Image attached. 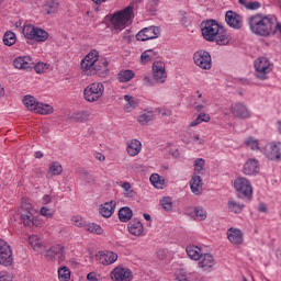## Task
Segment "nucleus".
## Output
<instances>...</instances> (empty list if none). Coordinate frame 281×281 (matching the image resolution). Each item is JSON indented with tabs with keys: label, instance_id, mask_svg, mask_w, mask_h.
Wrapping results in <instances>:
<instances>
[{
	"label": "nucleus",
	"instance_id": "52",
	"mask_svg": "<svg viewBox=\"0 0 281 281\" xmlns=\"http://www.w3.org/2000/svg\"><path fill=\"white\" fill-rule=\"evenodd\" d=\"M40 212L42 216H45L46 218H52V216H54V212H52V209H47L45 206L42 207Z\"/></svg>",
	"mask_w": 281,
	"mask_h": 281
},
{
	"label": "nucleus",
	"instance_id": "17",
	"mask_svg": "<svg viewBox=\"0 0 281 281\" xmlns=\"http://www.w3.org/2000/svg\"><path fill=\"white\" fill-rule=\"evenodd\" d=\"M225 21L233 30H240L243 27V16L234 11L226 12Z\"/></svg>",
	"mask_w": 281,
	"mask_h": 281
},
{
	"label": "nucleus",
	"instance_id": "31",
	"mask_svg": "<svg viewBox=\"0 0 281 281\" xmlns=\"http://www.w3.org/2000/svg\"><path fill=\"white\" fill-rule=\"evenodd\" d=\"M134 78L135 72H133V70H121L116 75V80H119V82H131Z\"/></svg>",
	"mask_w": 281,
	"mask_h": 281
},
{
	"label": "nucleus",
	"instance_id": "57",
	"mask_svg": "<svg viewBox=\"0 0 281 281\" xmlns=\"http://www.w3.org/2000/svg\"><path fill=\"white\" fill-rule=\"evenodd\" d=\"M87 280L88 281H98V277H97L95 272H89L87 274Z\"/></svg>",
	"mask_w": 281,
	"mask_h": 281
},
{
	"label": "nucleus",
	"instance_id": "53",
	"mask_svg": "<svg viewBox=\"0 0 281 281\" xmlns=\"http://www.w3.org/2000/svg\"><path fill=\"white\" fill-rule=\"evenodd\" d=\"M83 179L88 182V183H95V178H93V176H91V173H89L88 171L83 172Z\"/></svg>",
	"mask_w": 281,
	"mask_h": 281
},
{
	"label": "nucleus",
	"instance_id": "64",
	"mask_svg": "<svg viewBox=\"0 0 281 281\" xmlns=\"http://www.w3.org/2000/svg\"><path fill=\"white\" fill-rule=\"evenodd\" d=\"M34 157L35 159H43V151H36Z\"/></svg>",
	"mask_w": 281,
	"mask_h": 281
},
{
	"label": "nucleus",
	"instance_id": "36",
	"mask_svg": "<svg viewBox=\"0 0 281 281\" xmlns=\"http://www.w3.org/2000/svg\"><path fill=\"white\" fill-rule=\"evenodd\" d=\"M187 254L191 260H200L201 259V248L198 246H189L187 247Z\"/></svg>",
	"mask_w": 281,
	"mask_h": 281
},
{
	"label": "nucleus",
	"instance_id": "25",
	"mask_svg": "<svg viewBox=\"0 0 281 281\" xmlns=\"http://www.w3.org/2000/svg\"><path fill=\"white\" fill-rule=\"evenodd\" d=\"M199 267L206 271V269H212V266L214 265V257L210 254H204L200 257Z\"/></svg>",
	"mask_w": 281,
	"mask_h": 281
},
{
	"label": "nucleus",
	"instance_id": "24",
	"mask_svg": "<svg viewBox=\"0 0 281 281\" xmlns=\"http://www.w3.org/2000/svg\"><path fill=\"white\" fill-rule=\"evenodd\" d=\"M190 188L193 194H201L203 192V180L201 176H193L190 181Z\"/></svg>",
	"mask_w": 281,
	"mask_h": 281
},
{
	"label": "nucleus",
	"instance_id": "4",
	"mask_svg": "<svg viewBox=\"0 0 281 281\" xmlns=\"http://www.w3.org/2000/svg\"><path fill=\"white\" fill-rule=\"evenodd\" d=\"M20 221L24 227H42L43 222L36 217V210L27 199L23 198L21 202Z\"/></svg>",
	"mask_w": 281,
	"mask_h": 281
},
{
	"label": "nucleus",
	"instance_id": "14",
	"mask_svg": "<svg viewBox=\"0 0 281 281\" xmlns=\"http://www.w3.org/2000/svg\"><path fill=\"white\" fill-rule=\"evenodd\" d=\"M281 143H269L265 147V155L268 157L271 161H278L281 157Z\"/></svg>",
	"mask_w": 281,
	"mask_h": 281
},
{
	"label": "nucleus",
	"instance_id": "42",
	"mask_svg": "<svg viewBox=\"0 0 281 281\" xmlns=\"http://www.w3.org/2000/svg\"><path fill=\"white\" fill-rule=\"evenodd\" d=\"M58 278L60 281H69L71 278V271L67 267L59 268Z\"/></svg>",
	"mask_w": 281,
	"mask_h": 281
},
{
	"label": "nucleus",
	"instance_id": "16",
	"mask_svg": "<svg viewBox=\"0 0 281 281\" xmlns=\"http://www.w3.org/2000/svg\"><path fill=\"white\" fill-rule=\"evenodd\" d=\"M159 36V27L149 26L139 31L136 35L137 41H150Z\"/></svg>",
	"mask_w": 281,
	"mask_h": 281
},
{
	"label": "nucleus",
	"instance_id": "29",
	"mask_svg": "<svg viewBox=\"0 0 281 281\" xmlns=\"http://www.w3.org/2000/svg\"><path fill=\"white\" fill-rule=\"evenodd\" d=\"M23 104L29 111H36L40 102L33 95L26 94L23 99Z\"/></svg>",
	"mask_w": 281,
	"mask_h": 281
},
{
	"label": "nucleus",
	"instance_id": "22",
	"mask_svg": "<svg viewBox=\"0 0 281 281\" xmlns=\"http://www.w3.org/2000/svg\"><path fill=\"white\" fill-rule=\"evenodd\" d=\"M127 229L132 236H142L144 234V224L139 220L134 218L128 223Z\"/></svg>",
	"mask_w": 281,
	"mask_h": 281
},
{
	"label": "nucleus",
	"instance_id": "48",
	"mask_svg": "<svg viewBox=\"0 0 281 281\" xmlns=\"http://www.w3.org/2000/svg\"><path fill=\"white\" fill-rule=\"evenodd\" d=\"M244 207H245V204H238L236 202H229V211L234 212V214H240V212H243Z\"/></svg>",
	"mask_w": 281,
	"mask_h": 281
},
{
	"label": "nucleus",
	"instance_id": "41",
	"mask_svg": "<svg viewBox=\"0 0 281 281\" xmlns=\"http://www.w3.org/2000/svg\"><path fill=\"white\" fill-rule=\"evenodd\" d=\"M158 8H159V2L155 0H147L146 10L147 12H149V14H151V16H155V14H157Z\"/></svg>",
	"mask_w": 281,
	"mask_h": 281
},
{
	"label": "nucleus",
	"instance_id": "5",
	"mask_svg": "<svg viewBox=\"0 0 281 281\" xmlns=\"http://www.w3.org/2000/svg\"><path fill=\"white\" fill-rule=\"evenodd\" d=\"M134 5L130 4L125 9L117 11L111 18V23L114 30H124L126 25L133 23V19H135Z\"/></svg>",
	"mask_w": 281,
	"mask_h": 281
},
{
	"label": "nucleus",
	"instance_id": "39",
	"mask_svg": "<svg viewBox=\"0 0 281 281\" xmlns=\"http://www.w3.org/2000/svg\"><path fill=\"white\" fill-rule=\"evenodd\" d=\"M3 43L8 47H12V45H14V43H16V34H14V32H12V31L5 32L4 36H3Z\"/></svg>",
	"mask_w": 281,
	"mask_h": 281
},
{
	"label": "nucleus",
	"instance_id": "47",
	"mask_svg": "<svg viewBox=\"0 0 281 281\" xmlns=\"http://www.w3.org/2000/svg\"><path fill=\"white\" fill-rule=\"evenodd\" d=\"M245 144L246 146H248V148H251V150H260V146L258 145V139H255L254 137H248Z\"/></svg>",
	"mask_w": 281,
	"mask_h": 281
},
{
	"label": "nucleus",
	"instance_id": "49",
	"mask_svg": "<svg viewBox=\"0 0 281 281\" xmlns=\"http://www.w3.org/2000/svg\"><path fill=\"white\" fill-rule=\"evenodd\" d=\"M29 243L33 249H41V240L37 235H32L29 237Z\"/></svg>",
	"mask_w": 281,
	"mask_h": 281
},
{
	"label": "nucleus",
	"instance_id": "18",
	"mask_svg": "<svg viewBox=\"0 0 281 281\" xmlns=\"http://www.w3.org/2000/svg\"><path fill=\"white\" fill-rule=\"evenodd\" d=\"M227 238L232 245H235L239 247V245H243L245 243V235L243 234V231L239 228L231 227L227 229Z\"/></svg>",
	"mask_w": 281,
	"mask_h": 281
},
{
	"label": "nucleus",
	"instance_id": "60",
	"mask_svg": "<svg viewBox=\"0 0 281 281\" xmlns=\"http://www.w3.org/2000/svg\"><path fill=\"white\" fill-rule=\"evenodd\" d=\"M202 122H210V116L205 113H200Z\"/></svg>",
	"mask_w": 281,
	"mask_h": 281
},
{
	"label": "nucleus",
	"instance_id": "61",
	"mask_svg": "<svg viewBox=\"0 0 281 281\" xmlns=\"http://www.w3.org/2000/svg\"><path fill=\"white\" fill-rule=\"evenodd\" d=\"M94 157H95V159H98L99 161H104V159H106V157H104V156L102 155V153H97V154L94 155Z\"/></svg>",
	"mask_w": 281,
	"mask_h": 281
},
{
	"label": "nucleus",
	"instance_id": "54",
	"mask_svg": "<svg viewBox=\"0 0 281 281\" xmlns=\"http://www.w3.org/2000/svg\"><path fill=\"white\" fill-rule=\"evenodd\" d=\"M246 8L247 10H258V8H260V2H248Z\"/></svg>",
	"mask_w": 281,
	"mask_h": 281
},
{
	"label": "nucleus",
	"instance_id": "2",
	"mask_svg": "<svg viewBox=\"0 0 281 281\" xmlns=\"http://www.w3.org/2000/svg\"><path fill=\"white\" fill-rule=\"evenodd\" d=\"M82 71H88L87 76H99V78H106L109 76V61L104 58L100 59L98 50H91L81 60Z\"/></svg>",
	"mask_w": 281,
	"mask_h": 281
},
{
	"label": "nucleus",
	"instance_id": "30",
	"mask_svg": "<svg viewBox=\"0 0 281 281\" xmlns=\"http://www.w3.org/2000/svg\"><path fill=\"white\" fill-rule=\"evenodd\" d=\"M58 1L56 0H46L43 4V10L46 14H54V12H58Z\"/></svg>",
	"mask_w": 281,
	"mask_h": 281
},
{
	"label": "nucleus",
	"instance_id": "11",
	"mask_svg": "<svg viewBox=\"0 0 281 281\" xmlns=\"http://www.w3.org/2000/svg\"><path fill=\"white\" fill-rule=\"evenodd\" d=\"M269 67H271V63L267 57H259L255 61V69L257 71L256 76L259 80H267V74H269Z\"/></svg>",
	"mask_w": 281,
	"mask_h": 281
},
{
	"label": "nucleus",
	"instance_id": "63",
	"mask_svg": "<svg viewBox=\"0 0 281 281\" xmlns=\"http://www.w3.org/2000/svg\"><path fill=\"white\" fill-rule=\"evenodd\" d=\"M43 201H44V203H52V198L49 196V195H44L43 196Z\"/></svg>",
	"mask_w": 281,
	"mask_h": 281
},
{
	"label": "nucleus",
	"instance_id": "58",
	"mask_svg": "<svg viewBox=\"0 0 281 281\" xmlns=\"http://www.w3.org/2000/svg\"><path fill=\"white\" fill-rule=\"evenodd\" d=\"M201 122H203V121H202V119L199 114L198 117L193 122H191L189 126H191V127L192 126H199V124H201Z\"/></svg>",
	"mask_w": 281,
	"mask_h": 281
},
{
	"label": "nucleus",
	"instance_id": "37",
	"mask_svg": "<svg viewBox=\"0 0 281 281\" xmlns=\"http://www.w3.org/2000/svg\"><path fill=\"white\" fill-rule=\"evenodd\" d=\"M47 38H49V33L43 29L37 27L33 41H36L37 43H45Z\"/></svg>",
	"mask_w": 281,
	"mask_h": 281
},
{
	"label": "nucleus",
	"instance_id": "21",
	"mask_svg": "<svg viewBox=\"0 0 281 281\" xmlns=\"http://www.w3.org/2000/svg\"><path fill=\"white\" fill-rule=\"evenodd\" d=\"M97 260L104 266L113 265V262L117 260V254L113 251L99 252V255H97Z\"/></svg>",
	"mask_w": 281,
	"mask_h": 281
},
{
	"label": "nucleus",
	"instance_id": "15",
	"mask_svg": "<svg viewBox=\"0 0 281 281\" xmlns=\"http://www.w3.org/2000/svg\"><path fill=\"white\" fill-rule=\"evenodd\" d=\"M153 72L156 82H166L168 75L166 74V64L164 61H155L153 64Z\"/></svg>",
	"mask_w": 281,
	"mask_h": 281
},
{
	"label": "nucleus",
	"instance_id": "9",
	"mask_svg": "<svg viewBox=\"0 0 281 281\" xmlns=\"http://www.w3.org/2000/svg\"><path fill=\"white\" fill-rule=\"evenodd\" d=\"M14 257L12 256V248L5 240L0 239V265H2V267H12Z\"/></svg>",
	"mask_w": 281,
	"mask_h": 281
},
{
	"label": "nucleus",
	"instance_id": "28",
	"mask_svg": "<svg viewBox=\"0 0 281 281\" xmlns=\"http://www.w3.org/2000/svg\"><path fill=\"white\" fill-rule=\"evenodd\" d=\"M131 218H133V210H131V207L123 206L119 210V221H121V223H128Z\"/></svg>",
	"mask_w": 281,
	"mask_h": 281
},
{
	"label": "nucleus",
	"instance_id": "46",
	"mask_svg": "<svg viewBox=\"0 0 281 281\" xmlns=\"http://www.w3.org/2000/svg\"><path fill=\"white\" fill-rule=\"evenodd\" d=\"M87 232H90V234H98L100 236L104 231L100 225L92 223L87 225Z\"/></svg>",
	"mask_w": 281,
	"mask_h": 281
},
{
	"label": "nucleus",
	"instance_id": "34",
	"mask_svg": "<svg viewBox=\"0 0 281 281\" xmlns=\"http://www.w3.org/2000/svg\"><path fill=\"white\" fill-rule=\"evenodd\" d=\"M38 27L32 25V24H29V25H25L22 30V34L25 36V38H27L29 41H34V36L36 35V30Z\"/></svg>",
	"mask_w": 281,
	"mask_h": 281
},
{
	"label": "nucleus",
	"instance_id": "32",
	"mask_svg": "<svg viewBox=\"0 0 281 281\" xmlns=\"http://www.w3.org/2000/svg\"><path fill=\"white\" fill-rule=\"evenodd\" d=\"M139 150H142V143L137 139L131 142L127 145V153L131 157H135V155H139Z\"/></svg>",
	"mask_w": 281,
	"mask_h": 281
},
{
	"label": "nucleus",
	"instance_id": "27",
	"mask_svg": "<svg viewBox=\"0 0 281 281\" xmlns=\"http://www.w3.org/2000/svg\"><path fill=\"white\" fill-rule=\"evenodd\" d=\"M155 58H159V52L155 49H147L140 55V61L143 63V65L155 60Z\"/></svg>",
	"mask_w": 281,
	"mask_h": 281
},
{
	"label": "nucleus",
	"instance_id": "45",
	"mask_svg": "<svg viewBox=\"0 0 281 281\" xmlns=\"http://www.w3.org/2000/svg\"><path fill=\"white\" fill-rule=\"evenodd\" d=\"M49 172L55 176L63 175V166L58 162H53L49 167L48 175Z\"/></svg>",
	"mask_w": 281,
	"mask_h": 281
},
{
	"label": "nucleus",
	"instance_id": "3",
	"mask_svg": "<svg viewBox=\"0 0 281 281\" xmlns=\"http://www.w3.org/2000/svg\"><path fill=\"white\" fill-rule=\"evenodd\" d=\"M202 36L209 43H216V45H229L232 37L227 35V31L223 25L218 24L216 20H206L201 24Z\"/></svg>",
	"mask_w": 281,
	"mask_h": 281
},
{
	"label": "nucleus",
	"instance_id": "43",
	"mask_svg": "<svg viewBox=\"0 0 281 281\" xmlns=\"http://www.w3.org/2000/svg\"><path fill=\"white\" fill-rule=\"evenodd\" d=\"M160 205L166 212H172V199L165 196L160 200Z\"/></svg>",
	"mask_w": 281,
	"mask_h": 281
},
{
	"label": "nucleus",
	"instance_id": "38",
	"mask_svg": "<svg viewBox=\"0 0 281 281\" xmlns=\"http://www.w3.org/2000/svg\"><path fill=\"white\" fill-rule=\"evenodd\" d=\"M124 100L126 102L125 104V111L127 113H131V111H133L134 109L137 108V101L135 100V98H133L132 95L125 94L124 95Z\"/></svg>",
	"mask_w": 281,
	"mask_h": 281
},
{
	"label": "nucleus",
	"instance_id": "1",
	"mask_svg": "<svg viewBox=\"0 0 281 281\" xmlns=\"http://www.w3.org/2000/svg\"><path fill=\"white\" fill-rule=\"evenodd\" d=\"M249 26L252 34L256 36H271L280 32L281 34V23L278 18H271L265 14L257 13L249 18Z\"/></svg>",
	"mask_w": 281,
	"mask_h": 281
},
{
	"label": "nucleus",
	"instance_id": "55",
	"mask_svg": "<svg viewBox=\"0 0 281 281\" xmlns=\"http://www.w3.org/2000/svg\"><path fill=\"white\" fill-rule=\"evenodd\" d=\"M158 113H159L162 117L172 115V111H170V110H164V109H158Z\"/></svg>",
	"mask_w": 281,
	"mask_h": 281
},
{
	"label": "nucleus",
	"instance_id": "40",
	"mask_svg": "<svg viewBox=\"0 0 281 281\" xmlns=\"http://www.w3.org/2000/svg\"><path fill=\"white\" fill-rule=\"evenodd\" d=\"M35 112L41 113V115H49L54 113V108L49 104L38 103V106L35 110Z\"/></svg>",
	"mask_w": 281,
	"mask_h": 281
},
{
	"label": "nucleus",
	"instance_id": "51",
	"mask_svg": "<svg viewBox=\"0 0 281 281\" xmlns=\"http://www.w3.org/2000/svg\"><path fill=\"white\" fill-rule=\"evenodd\" d=\"M205 168V160L203 158H198L194 161V172H201Z\"/></svg>",
	"mask_w": 281,
	"mask_h": 281
},
{
	"label": "nucleus",
	"instance_id": "7",
	"mask_svg": "<svg viewBox=\"0 0 281 281\" xmlns=\"http://www.w3.org/2000/svg\"><path fill=\"white\" fill-rule=\"evenodd\" d=\"M104 95V85L102 82L90 83L83 90V98L87 102H98Z\"/></svg>",
	"mask_w": 281,
	"mask_h": 281
},
{
	"label": "nucleus",
	"instance_id": "10",
	"mask_svg": "<svg viewBox=\"0 0 281 281\" xmlns=\"http://www.w3.org/2000/svg\"><path fill=\"white\" fill-rule=\"evenodd\" d=\"M193 60L200 69H212V55L207 50H198L193 55Z\"/></svg>",
	"mask_w": 281,
	"mask_h": 281
},
{
	"label": "nucleus",
	"instance_id": "20",
	"mask_svg": "<svg viewBox=\"0 0 281 281\" xmlns=\"http://www.w3.org/2000/svg\"><path fill=\"white\" fill-rule=\"evenodd\" d=\"M243 172L248 177L258 175V172H260V162L255 158L248 159L244 165Z\"/></svg>",
	"mask_w": 281,
	"mask_h": 281
},
{
	"label": "nucleus",
	"instance_id": "50",
	"mask_svg": "<svg viewBox=\"0 0 281 281\" xmlns=\"http://www.w3.org/2000/svg\"><path fill=\"white\" fill-rule=\"evenodd\" d=\"M194 215L196 218H199V221H205V218H207V213L203 210V207H195Z\"/></svg>",
	"mask_w": 281,
	"mask_h": 281
},
{
	"label": "nucleus",
	"instance_id": "62",
	"mask_svg": "<svg viewBox=\"0 0 281 281\" xmlns=\"http://www.w3.org/2000/svg\"><path fill=\"white\" fill-rule=\"evenodd\" d=\"M258 210L259 212H268L267 204L260 203Z\"/></svg>",
	"mask_w": 281,
	"mask_h": 281
},
{
	"label": "nucleus",
	"instance_id": "6",
	"mask_svg": "<svg viewBox=\"0 0 281 281\" xmlns=\"http://www.w3.org/2000/svg\"><path fill=\"white\" fill-rule=\"evenodd\" d=\"M13 66L15 67V69H34L36 74H45V71L49 69V64L40 61L34 65V61L29 56L16 57L13 60Z\"/></svg>",
	"mask_w": 281,
	"mask_h": 281
},
{
	"label": "nucleus",
	"instance_id": "13",
	"mask_svg": "<svg viewBox=\"0 0 281 281\" xmlns=\"http://www.w3.org/2000/svg\"><path fill=\"white\" fill-rule=\"evenodd\" d=\"M47 260H56L57 262H63L65 260V247L60 245H55L46 251Z\"/></svg>",
	"mask_w": 281,
	"mask_h": 281
},
{
	"label": "nucleus",
	"instance_id": "44",
	"mask_svg": "<svg viewBox=\"0 0 281 281\" xmlns=\"http://www.w3.org/2000/svg\"><path fill=\"white\" fill-rule=\"evenodd\" d=\"M122 188L124 190V192H123L124 196H126L127 199L135 198V191L133 189H131V183L130 182H124L122 184Z\"/></svg>",
	"mask_w": 281,
	"mask_h": 281
},
{
	"label": "nucleus",
	"instance_id": "19",
	"mask_svg": "<svg viewBox=\"0 0 281 281\" xmlns=\"http://www.w3.org/2000/svg\"><path fill=\"white\" fill-rule=\"evenodd\" d=\"M231 112L235 117H239L240 120H247L251 115L247 105L241 102L232 104Z\"/></svg>",
	"mask_w": 281,
	"mask_h": 281
},
{
	"label": "nucleus",
	"instance_id": "12",
	"mask_svg": "<svg viewBox=\"0 0 281 281\" xmlns=\"http://www.w3.org/2000/svg\"><path fill=\"white\" fill-rule=\"evenodd\" d=\"M111 278L114 281H131L133 272L128 268L116 267L111 272Z\"/></svg>",
	"mask_w": 281,
	"mask_h": 281
},
{
	"label": "nucleus",
	"instance_id": "35",
	"mask_svg": "<svg viewBox=\"0 0 281 281\" xmlns=\"http://www.w3.org/2000/svg\"><path fill=\"white\" fill-rule=\"evenodd\" d=\"M153 120H155V113L153 111L144 112L138 116V123L142 126H146V124H148V122H153Z\"/></svg>",
	"mask_w": 281,
	"mask_h": 281
},
{
	"label": "nucleus",
	"instance_id": "33",
	"mask_svg": "<svg viewBox=\"0 0 281 281\" xmlns=\"http://www.w3.org/2000/svg\"><path fill=\"white\" fill-rule=\"evenodd\" d=\"M149 181L151 186H154V188H157L158 190H162L166 183V180L161 179V176H159L158 173L151 175Z\"/></svg>",
	"mask_w": 281,
	"mask_h": 281
},
{
	"label": "nucleus",
	"instance_id": "59",
	"mask_svg": "<svg viewBox=\"0 0 281 281\" xmlns=\"http://www.w3.org/2000/svg\"><path fill=\"white\" fill-rule=\"evenodd\" d=\"M0 281H12L5 272H0Z\"/></svg>",
	"mask_w": 281,
	"mask_h": 281
},
{
	"label": "nucleus",
	"instance_id": "23",
	"mask_svg": "<svg viewBox=\"0 0 281 281\" xmlns=\"http://www.w3.org/2000/svg\"><path fill=\"white\" fill-rule=\"evenodd\" d=\"M117 205V202L115 201H110V202H105L103 205H101L100 207V214L104 217V218H111V216H113V213L115 212V206Z\"/></svg>",
	"mask_w": 281,
	"mask_h": 281
},
{
	"label": "nucleus",
	"instance_id": "56",
	"mask_svg": "<svg viewBox=\"0 0 281 281\" xmlns=\"http://www.w3.org/2000/svg\"><path fill=\"white\" fill-rule=\"evenodd\" d=\"M176 281H188V277L186 276V273L179 272V273L176 276Z\"/></svg>",
	"mask_w": 281,
	"mask_h": 281
},
{
	"label": "nucleus",
	"instance_id": "26",
	"mask_svg": "<svg viewBox=\"0 0 281 281\" xmlns=\"http://www.w3.org/2000/svg\"><path fill=\"white\" fill-rule=\"evenodd\" d=\"M89 120V113L88 112H77V113H72V114H68V122L71 123H82V122H87Z\"/></svg>",
	"mask_w": 281,
	"mask_h": 281
},
{
	"label": "nucleus",
	"instance_id": "8",
	"mask_svg": "<svg viewBox=\"0 0 281 281\" xmlns=\"http://www.w3.org/2000/svg\"><path fill=\"white\" fill-rule=\"evenodd\" d=\"M235 190L238 192V199H248V201H251L254 188L247 178H237L235 180Z\"/></svg>",
	"mask_w": 281,
	"mask_h": 281
}]
</instances>
